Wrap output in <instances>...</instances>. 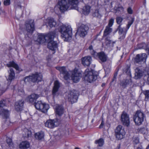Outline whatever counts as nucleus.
I'll use <instances>...</instances> for the list:
<instances>
[{
    "label": "nucleus",
    "mask_w": 149,
    "mask_h": 149,
    "mask_svg": "<svg viewBox=\"0 0 149 149\" xmlns=\"http://www.w3.org/2000/svg\"><path fill=\"white\" fill-rule=\"evenodd\" d=\"M93 16L95 17H96L98 18H100L101 17V14L99 13L98 10H95V12L93 14Z\"/></svg>",
    "instance_id": "37"
},
{
    "label": "nucleus",
    "mask_w": 149,
    "mask_h": 149,
    "mask_svg": "<svg viewBox=\"0 0 149 149\" xmlns=\"http://www.w3.org/2000/svg\"><path fill=\"white\" fill-rule=\"evenodd\" d=\"M104 122L103 120H102L101 124L99 126V128H103V126L104 125Z\"/></svg>",
    "instance_id": "50"
},
{
    "label": "nucleus",
    "mask_w": 149,
    "mask_h": 149,
    "mask_svg": "<svg viewBox=\"0 0 149 149\" xmlns=\"http://www.w3.org/2000/svg\"><path fill=\"white\" fill-rule=\"evenodd\" d=\"M130 78L129 79H127L124 81H122L120 84L121 86H122L124 88H125L128 85H131L132 84V80L130 77H131V74H130Z\"/></svg>",
    "instance_id": "22"
},
{
    "label": "nucleus",
    "mask_w": 149,
    "mask_h": 149,
    "mask_svg": "<svg viewBox=\"0 0 149 149\" xmlns=\"http://www.w3.org/2000/svg\"><path fill=\"white\" fill-rule=\"evenodd\" d=\"M3 3L5 6L9 5L10 3V0H6L4 1Z\"/></svg>",
    "instance_id": "46"
},
{
    "label": "nucleus",
    "mask_w": 149,
    "mask_h": 149,
    "mask_svg": "<svg viewBox=\"0 0 149 149\" xmlns=\"http://www.w3.org/2000/svg\"><path fill=\"white\" fill-rule=\"evenodd\" d=\"M143 72L139 68H137L135 70V76L134 78L136 79H140L143 76Z\"/></svg>",
    "instance_id": "21"
},
{
    "label": "nucleus",
    "mask_w": 149,
    "mask_h": 149,
    "mask_svg": "<svg viewBox=\"0 0 149 149\" xmlns=\"http://www.w3.org/2000/svg\"><path fill=\"white\" fill-rule=\"evenodd\" d=\"M42 75L41 73H36L31 76H27L25 78L24 81L25 82H32L35 83L41 81L42 79Z\"/></svg>",
    "instance_id": "5"
},
{
    "label": "nucleus",
    "mask_w": 149,
    "mask_h": 149,
    "mask_svg": "<svg viewBox=\"0 0 149 149\" xmlns=\"http://www.w3.org/2000/svg\"><path fill=\"white\" fill-rule=\"evenodd\" d=\"M78 3V0H68V2L67 0H59L55 8L57 7L61 12H64L71 8L72 7H70V6H76Z\"/></svg>",
    "instance_id": "2"
},
{
    "label": "nucleus",
    "mask_w": 149,
    "mask_h": 149,
    "mask_svg": "<svg viewBox=\"0 0 149 149\" xmlns=\"http://www.w3.org/2000/svg\"><path fill=\"white\" fill-rule=\"evenodd\" d=\"M75 9L77 10L78 11H79V10H78V9L77 8V7H76Z\"/></svg>",
    "instance_id": "57"
},
{
    "label": "nucleus",
    "mask_w": 149,
    "mask_h": 149,
    "mask_svg": "<svg viewBox=\"0 0 149 149\" xmlns=\"http://www.w3.org/2000/svg\"><path fill=\"white\" fill-rule=\"evenodd\" d=\"M18 93L20 95H24V92L22 89H19L18 90Z\"/></svg>",
    "instance_id": "43"
},
{
    "label": "nucleus",
    "mask_w": 149,
    "mask_h": 149,
    "mask_svg": "<svg viewBox=\"0 0 149 149\" xmlns=\"http://www.w3.org/2000/svg\"><path fill=\"white\" fill-rule=\"evenodd\" d=\"M123 19L120 17H118L116 18V22L118 24L121 25L122 24V22Z\"/></svg>",
    "instance_id": "39"
},
{
    "label": "nucleus",
    "mask_w": 149,
    "mask_h": 149,
    "mask_svg": "<svg viewBox=\"0 0 149 149\" xmlns=\"http://www.w3.org/2000/svg\"><path fill=\"white\" fill-rule=\"evenodd\" d=\"M34 106L36 109L40 110L42 112L45 113L49 109V104L42 103L41 101H38L34 103Z\"/></svg>",
    "instance_id": "8"
},
{
    "label": "nucleus",
    "mask_w": 149,
    "mask_h": 149,
    "mask_svg": "<svg viewBox=\"0 0 149 149\" xmlns=\"http://www.w3.org/2000/svg\"><path fill=\"white\" fill-rule=\"evenodd\" d=\"M90 7L88 6H86L83 7L82 12L85 15H88L90 11Z\"/></svg>",
    "instance_id": "32"
},
{
    "label": "nucleus",
    "mask_w": 149,
    "mask_h": 149,
    "mask_svg": "<svg viewBox=\"0 0 149 149\" xmlns=\"http://www.w3.org/2000/svg\"><path fill=\"white\" fill-rule=\"evenodd\" d=\"M128 72V73H129L130 74V68H127V72Z\"/></svg>",
    "instance_id": "51"
},
{
    "label": "nucleus",
    "mask_w": 149,
    "mask_h": 149,
    "mask_svg": "<svg viewBox=\"0 0 149 149\" xmlns=\"http://www.w3.org/2000/svg\"><path fill=\"white\" fill-rule=\"evenodd\" d=\"M85 79L89 83L95 81L97 78L96 72L93 70L86 69L84 72Z\"/></svg>",
    "instance_id": "4"
},
{
    "label": "nucleus",
    "mask_w": 149,
    "mask_h": 149,
    "mask_svg": "<svg viewBox=\"0 0 149 149\" xmlns=\"http://www.w3.org/2000/svg\"><path fill=\"white\" fill-rule=\"evenodd\" d=\"M60 87L59 83L58 81H56L54 83V86L53 87L52 93L54 97L57 95V92L58 91Z\"/></svg>",
    "instance_id": "20"
},
{
    "label": "nucleus",
    "mask_w": 149,
    "mask_h": 149,
    "mask_svg": "<svg viewBox=\"0 0 149 149\" xmlns=\"http://www.w3.org/2000/svg\"><path fill=\"white\" fill-rule=\"evenodd\" d=\"M114 132L115 135L118 140L122 139L125 134L124 129L121 125H119L116 127Z\"/></svg>",
    "instance_id": "6"
},
{
    "label": "nucleus",
    "mask_w": 149,
    "mask_h": 149,
    "mask_svg": "<svg viewBox=\"0 0 149 149\" xmlns=\"http://www.w3.org/2000/svg\"><path fill=\"white\" fill-rule=\"evenodd\" d=\"M117 30L118 31V33L120 35H122V37L124 38L125 37V35L126 34L127 31L128 30L124 29L120 27V25H119L117 29Z\"/></svg>",
    "instance_id": "25"
},
{
    "label": "nucleus",
    "mask_w": 149,
    "mask_h": 149,
    "mask_svg": "<svg viewBox=\"0 0 149 149\" xmlns=\"http://www.w3.org/2000/svg\"><path fill=\"white\" fill-rule=\"evenodd\" d=\"M147 57V55L145 53L138 54L134 58V62L136 63H144L146 61Z\"/></svg>",
    "instance_id": "12"
},
{
    "label": "nucleus",
    "mask_w": 149,
    "mask_h": 149,
    "mask_svg": "<svg viewBox=\"0 0 149 149\" xmlns=\"http://www.w3.org/2000/svg\"><path fill=\"white\" fill-rule=\"evenodd\" d=\"M134 21V19L132 18L131 20L128 22V24L127 25V29L128 30L131 25L133 24Z\"/></svg>",
    "instance_id": "38"
},
{
    "label": "nucleus",
    "mask_w": 149,
    "mask_h": 149,
    "mask_svg": "<svg viewBox=\"0 0 149 149\" xmlns=\"http://www.w3.org/2000/svg\"><path fill=\"white\" fill-rule=\"evenodd\" d=\"M65 98L72 103L77 101L78 97L75 91H69L66 93Z\"/></svg>",
    "instance_id": "10"
},
{
    "label": "nucleus",
    "mask_w": 149,
    "mask_h": 149,
    "mask_svg": "<svg viewBox=\"0 0 149 149\" xmlns=\"http://www.w3.org/2000/svg\"><path fill=\"white\" fill-rule=\"evenodd\" d=\"M96 55L98 56L100 61V62H105L107 59V56L103 52H101L100 53H97Z\"/></svg>",
    "instance_id": "19"
},
{
    "label": "nucleus",
    "mask_w": 149,
    "mask_h": 149,
    "mask_svg": "<svg viewBox=\"0 0 149 149\" xmlns=\"http://www.w3.org/2000/svg\"><path fill=\"white\" fill-rule=\"evenodd\" d=\"M91 53H93V52L92 51H91Z\"/></svg>",
    "instance_id": "55"
},
{
    "label": "nucleus",
    "mask_w": 149,
    "mask_h": 149,
    "mask_svg": "<svg viewBox=\"0 0 149 149\" xmlns=\"http://www.w3.org/2000/svg\"><path fill=\"white\" fill-rule=\"evenodd\" d=\"M9 74L8 80L9 81H11L15 78V73L13 68H10V71L9 72Z\"/></svg>",
    "instance_id": "30"
},
{
    "label": "nucleus",
    "mask_w": 149,
    "mask_h": 149,
    "mask_svg": "<svg viewBox=\"0 0 149 149\" xmlns=\"http://www.w3.org/2000/svg\"><path fill=\"white\" fill-rule=\"evenodd\" d=\"M6 141L7 144L10 147L12 146L13 143L12 141V139L11 138L7 137L6 138Z\"/></svg>",
    "instance_id": "36"
},
{
    "label": "nucleus",
    "mask_w": 149,
    "mask_h": 149,
    "mask_svg": "<svg viewBox=\"0 0 149 149\" xmlns=\"http://www.w3.org/2000/svg\"><path fill=\"white\" fill-rule=\"evenodd\" d=\"M128 13L130 14H132V10L130 7H129L127 10Z\"/></svg>",
    "instance_id": "48"
},
{
    "label": "nucleus",
    "mask_w": 149,
    "mask_h": 149,
    "mask_svg": "<svg viewBox=\"0 0 149 149\" xmlns=\"http://www.w3.org/2000/svg\"><path fill=\"white\" fill-rule=\"evenodd\" d=\"M121 120L123 125L128 126L130 124L129 116L125 112H123L121 117Z\"/></svg>",
    "instance_id": "13"
},
{
    "label": "nucleus",
    "mask_w": 149,
    "mask_h": 149,
    "mask_svg": "<svg viewBox=\"0 0 149 149\" xmlns=\"http://www.w3.org/2000/svg\"><path fill=\"white\" fill-rule=\"evenodd\" d=\"M117 74H115L113 76V79L112 80V81L114 80V79H116V77L117 76Z\"/></svg>",
    "instance_id": "52"
},
{
    "label": "nucleus",
    "mask_w": 149,
    "mask_h": 149,
    "mask_svg": "<svg viewBox=\"0 0 149 149\" xmlns=\"http://www.w3.org/2000/svg\"><path fill=\"white\" fill-rule=\"evenodd\" d=\"M139 143V140L138 137H135L133 138V143L134 144H137Z\"/></svg>",
    "instance_id": "40"
},
{
    "label": "nucleus",
    "mask_w": 149,
    "mask_h": 149,
    "mask_svg": "<svg viewBox=\"0 0 149 149\" xmlns=\"http://www.w3.org/2000/svg\"><path fill=\"white\" fill-rule=\"evenodd\" d=\"M104 141L102 138H100L98 140H96L95 141V143L97 144V146L99 147H102L104 145Z\"/></svg>",
    "instance_id": "34"
},
{
    "label": "nucleus",
    "mask_w": 149,
    "mask_h": 149,
    "mask_svg": "<svg viewBox=\"0 0 149 149\" xmlns=\"http://www.w3.org/2000/svg\"><path fill=\"white\" fill-rule=\"evenodd\" d=\"M39 97V95L36 94H33L28 97V99L29 102L31 103H32L36 100Z\"/></svg>",
    "instance_id": "27"
},
{
    "label": "nucleus",
    "mask_w": 149,
    "mask_h": 149,
    "mask_svg": "<svg viewBox=\"0 0 149 149\" xmlns=\"http://www.w3.org/2000/svg\"><path fill=\"white\" fill-rule=\"evenodd\" d=\"M55 33L50 32L45 35L42 34L38 36L37 41L39 44H42L45 42H48L47 47L52 51H55L58 47L57 42L53 41Z\"/></svg>",
    "instance_id": "1"
},
{
    "label": "nucleus",
    "mask_w": 149,
    "mask_h": 149,
    "mask_svg": "<svg viewBox=\"0 0 149 149\" xmlns=\"http://www.w3.org/2000/svg\"><path fill=\"white\" fill-rule=\"evenodd\" d=\"M113 22L114 19L113 18H111L109 20L108 24L107 26H109V27H110L112 26L113 24Z\"/></svg>",
    "instance_id": "41"
},
{
    "label": "nucleus",
    "mask_w": 149,
    "mask_h": 149,
    "mask_svg": "<svg viewBox=\"0 0 149 149\" xmlns=\"http://www.w3.org/2000/svg\"><path fill=\"white\" fill-rule=\"evenodd\" d=\"M6 101L4 100H1L0 101V108L3 107L6 105Z\"/></svg>",
    "instance_id": "42"
},
{
    "label": "nucleus",
    "mask_w": 149,
    "mask_h": 149,
    "mask_svg": "<svg viewBox=\"0 0 149 149\" xmlns=\"http://www.w3.org/2000/svg\"><path fill=\"white\" fill-rule=\"evenodd\" d=\"M59 31L61 34V37L65 41H68L71 39L72 29L70 26L63 25L60 26Z\"/></svg>",
    "instance_id": "3"
},
{
    "label": "nucleus",
    "mask_w": 149,
    "mask_h": 149,
    "mask_svg": "<svg viewBox=\"0 0 149 149\" xmlns=\"http://www.w3.org/2000/svg\"><path fill=\"white\" fill-rule=\"evenodd\" d=\"M44 136V132L42 131L36 133L35 134V138L38 140H40L43 139Z\"/></svg>",
    "instance_id": "29"
},
{
    "label": "nucleus",
    "mask_w": 149,
    "mask_h": 149,
    "mask_svg": "<svg viewBox=\"0 0 149 149\" xmlns=\"http://www.w3.org/2000/svg\"><path fill=\"white\" fill-rule=\"evenodd\" d=\"M48 24L50 27H55L56 24V21L53 18H52L49 19Z\"/></svg>",
    "instance_id": "33"
},
{
    "label": "nucleus",
    "mask_w": 149,
    "mask_h": 149,
    "mask_svg": "<svg viewBox=\"0 0 149 149\" xmlns=\"http://www.w3.org/2000/svg\"><path fill=\"white\" fill-rule=\"evenodd\" d=\"M92 61V58L91 56H88L84 57L82 58V64L85 66H89Z\"/></svg>",
    "instance_id": "18"
},
{
    "label": "nucleus",
    "mask_w": 149,
    "mask_h": 149,
    "mask_svg": "<svg viewBox=\"0 0 149 149\" xmlns=\"http://www.w3.org/2000/svg\"><path fill=\"white\" fill-rule=\"evenodd\" d=\"M112 31V29L109 26H107L104 31V36H106L109 35Z\"/></svg>",
    "instance_id": "31"
},
{
    "label": "nucleus",
    "mask_w": 149,
    "mask_h": 149,
    "mask_svg": "<svg viewBox=\"0 0 149 149\" xmlns=\"http://www.w3.org/2000/svg\"><path fill=\"white\" fill-rule=\"evenodd\" d=\"M55 111L56 114L61 116L64 113V108L62 106L57 105L56 107Z\"/></svg>",
    "instance_id": "23"
},
{
    "label": "nucleus",
    "mask_w": 149,
    "mask_h": 149,
    "mask_svg": "<svg viewBox=\"0 0 149 149\" xmlns=\"http://www.w3.org/2000/svg\"><path fill=\"white\" fill-rule=\"evenodd\" d=\"M24 103V101L22 100L16 102L15 104V110L17 111L22 110L23 108Z\"/></svg>",
    "instance_id": "16"
},
{
    "label": "nucleus",
    "mask_w": 149,
    "mask_h": 149,
    "mask_svg": "<svg viewBox=\"0 0 149 149\" xmlns=\"http://www.w3.org/2000/svg\"><path fill=\"white\" fill-rule=\"evenodd\" d=\"M75 149H80L79 148H78L76 147V148H75Z\"/></svg>",
    "instance_id": "56"
},
{
    "label": "nucleus",
    "mask_w": 149,
    "mask_h": 149,
    "mask_svg": "<svg viewBox=\"0 0 149 149\" xmlns=\"http://www.w3.org/2000/svg\"><path fill=\"white\" fill-rule=\"evenodd\" d=\"M19 146L21 149H26L29 147L30 143L27 141H23L20 143Z\"/></svg>",
    "instance_id": "24"
},
{
    "label": "nucleus",
    "mask_w": 149,
    "mask_h": 149,
    "mask_svg": "<svg viewBox=\"0 0 149 149\" xmlns=\"http://www.w3.org/2000/svg\"><path fill=\"white\" fill-rule=\"evenodd\" d=\"M7 66L9 67H13L16 70H19V67L18 65L15 63L13 61H10L7 64Z\"/></svg>",
    "instance_id": "26"
},
{
    "label": "nucleus",
    "mask_w": 149,
    "mask_h": 149,
    "mask_svg": "<svg viewBox=\"0 0 149 149\" xmlns=\"http://www.w3.org/2000/svg\"><path fill=\"white\" fill-rule=\"evenodd\" d=\"M56 120L49 119L47 120L45 124L46 127L53 128L56 126Z\"/></svg>",
    "instance_id": "17"
},
{
    "label": "nucleus",
    "mask_w": 149,
    "mask_h": 149,
    "mask_svg": "<svg viewBox=\"0 0 149 149\" xmlns=\"http://www.w3.org/2000/svg\"><path fill=\"white\" fill-rule=\"evenodd\" d=\"M143 93L145 96V100L146 101H148L149 100V90L144 91Z\"/></svg>",
    "instance_id": "35"
},
{
    "label": "nucleus",
    "mask_w": 149,
    "mask_h": 149,
    "mask_svg": "<svg viewBox=\"0 0 149 149\" xmlns=\"http://www.w3.org/2000/svg\"><path fill=\"white\" fill-rule=\"evenodd\" d=\"M137 149H143L142 147L141 146H140L139 147H138Z\"/></svg>",
    "instance_id": "53"
},
{
    "label": "nucleus",
    "mask_w": 149,
    "mask_h": 149,
    "mask_svg": "<svg viewBox=\"0 0 149 149\" xmlns=\"http://www.w3.org/2000/svg\"><path fill=\"white\" fill-rule=\"evenodd\" d=\"M117 11H119L121 12H123L124 10V8L122 6L118 7L117 9Z\"/></svg>",
    "instance_id": "47"
},
{
    "label": "nucleus",
    "mask_w": 149,
    "mask_h": 149,
    "mask_svg": "<svg viewBox=\"0 0 149 149\" xmlns=\"http://www.w3.org/2000/svg\"><path fill=\"white\" fill-rule=\"evenodd\" d=\"M105 44L106 45H108L111 43V41L109 37L106 38L105 39Z\"/></svg>",
    "instance_id": "44"
},
{
    "label": "nucleus",
    "mask_w": 149,
    "mask_h": 149,
    "mask_svg": "<svg viewBox=\"0 0 149 149\" xmlns=\"http://www.w3.org/2000/svg\"><path fill=\"white\" fill-rule=\"evenodd\" d=\"M56 68L59 71L60 73L63 74L65 79L67 80L70 77V74L66 70L64 67H56Z\"/></svg>",
    "instance_id": "11"
},
{
    "label": "nucleus",
    "mask_w": 149,
    "mask_h": 149,
    "mask_svg": "<svg viewBox=\"0 0 149 149\" xmlns=\"http://www.w3.org/2000/svg\"><path fill=\"white\" fill-rule=\"evenodd\" d=\"M88 29L89 28L87 26L82 24L78 29L75 35L77 34L81 37L84 38L87 34Z\"/></svg>",
    "instance_id": "9"
},
{
    "label": "nucleus",
    "mask_w": 149,
    "mask_h": 149,
    "mask_svg": "<svg viewBox=\"0 0 149 149\" xmlns=\"http://www.w3.org/2000/svg\"><path fill=\"white\" fill-rule=\"evenodd\" d=\"M144 117V113L140 111H138L134 115V120L136 124L139 125L143 121Z\"/></svg>",
    "instance_id": "7"
},
{
    "label": "nucleus",
    "mask_w": 149,
    "mask_h": 149,
    "mask_svg": "<svg viewBox=\"0 0 149 149\" xmlns=\"http://www.w3.org/2000/svg\"><path fill=\"white\" fill-rule=\"evenodd\" d=\"M148 77L146 83L149 85V69L147 71Z\"/></svg>",
    "instance_id": "49"
},
{
    "label": "nucleus",
    "mask_w": 149,
    "mask_h": 149,
    "mask_svg": "<svg viewBox=\"0 0 149 149\" xmlns=\"http://www.w3.org/2000/svg\"><path fill=\"white\" fill-rule=\"evenodd\" d=\"M147 149H149V144L147 148Z\"/></svg>",
    "instance_id": "54"
},
{
    "label": "nucleus",
    "mask_w": 149,
    "mask_h": 149,
    "mask_svg": "<svg viewBox=\"0 0 149 149\" xmlns=\"http://www.w3.org/2000/svg\"><path fill=\"white\" fill-rule=\"evenodd\" d=\"M22 134L24 138H29L31 137V131L26 128H25Z\"/></svg>",
    "instance_id": "28"
},
{
    "label": "nucleus",
    "mask_w": 149,
    "mask_h": 149,
    "mask_svg": "<svg viewBox=\"0 0 149 149\" xmlns=\"http://www.w3.org/2000/svg\"><path fill=\"white\" fill-rule=\"evenodd\" d=\"M81 76V74L77 70H74L72 72L71 79L74 82L77 83L79 81Z\"/></svg>",
    "instance_id": "14"
},
{
    "label": "nucleus",
    "mask_w": 149,
    "mask_h": 149,
    "mask_svg": "<svg viewBox=\"0 0 149 149\" xmlns=\"http://www.w3.org/2000/svg\"><path fill=\"white\" fill-rule=\"evenodd\" d=\"M26 30L28 32L32 33L35 29L34 21L32 20H29L28 23L26 24Z\"/></svg>",
    "instance_id": "15"
},
{
    "label": "nucleus",
    "mask_w": 149,
    "mask_h": 149,
    "mask_svg": "<svg viewBox=\"0 0 149 149\" xmlns=\"http://www.w3.org/2000/svg\"><path fill=\"white\" fill-rule=\"evenodd\" d=\"M89 49L91 51H92L93 52V53H91V55L95 56H96V54L97 53L94 52V50L93 49V47L92 45H90L89 47Z\"/></svg>",
    "instance_id": "45"
}]
</instances>
